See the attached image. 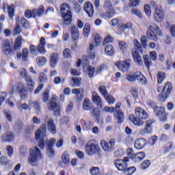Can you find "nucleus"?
<instances>
[{
  "mask_svg": "<svg viewBox=\"0 0 175 175\" xmlns=\"http://www.w3.org/2000/svg\"><path fill=\"white\" fill-rule=\"evenodd\" d=\"M36 139L38 140V146L40 148H44V146H47V154L49 157H54L55 152L53 148L54 147V144L57 142L55 138H51L47 141L46 137V126L41 127L36 132Z\"/></svg>",
  "mask_w": 175,
  "mask_h": 175,
  "instance_id": "1",
  "label": "nucleus"
},
{
  "mask_svg": "<svg viewBox=\"0 0 175 175\" xmlns=\"http://www.w3.org/2000/svg\"><path fill=\"white\" fill-rule=\"evenodd\" d=\"M135 116L137 118L135 117L134 115H130L129 116V120L137 126L144 125V122L142 120H147V118H148V113L142 107L135 108Z\"/></svg>",
  "mask_w": 175,
  "mask_h": 175,
  "instance_id": "2",
  "label": "nucleus"
},
{
  "mask_svg": "<svg viewBox=\"0 0 175 175\" xmlns=\"http://www.w3.org/2000/svg\"><path fill=\"white\" fill-rule=\"evenodd\" d=\"M29 155L27 157V162L29 165L31 166H38V163H39V161L42 159L43 155L42 154V152L39 148L36 147L34 149H31L29 150Z\"/></svg>",
  "mask_w": 175,
  "mask_h": 175,
  "instance_id": "3",
  "label": "nucleus"
},
{
  "mask_svg": "<svg viewBox=\"0 0 175 175\" xmlns=\"http://www.w3.org/2000/svg\"><path fill=\"white\" fill-rule=\"evenodd\" d=\"M162 36V31H161L159 26H157V25L155 23H152V25H149L147 30V36L149 39L153 40L154 42H158V36Z\"/></svg>",
  "mask_w": 175,
  "mask_h": 175,
  "instance_id": "4",
  "label": "nucleus"
},
{
  "mask_svg": "<svg viewBox=\"0 0 175 175\" xmlns=\"http://www.w3.org/2000/svg\"><path fill=\"white\" fill-rule=\"evenodd\" d=\"M62 17L66 25H70L72 23V12L68 4L64 3L60 7Z\"/></svg>",
  "mask_w": 175,
  "mask_h": 175,
  "instance_id": "5",
  "label": "nucleus"
},
{
  "mask_svg": "<svg viewBox=\"0 0 175 175\" xmlns=\"http://www.w3.org/2000/svg\"><path fill=\"white\" fill-rule=\"evenodd\" d=\"M172 88H173V86H172V83L170 82H167L160 94L158 96V99L161 102H165L166 99H167L169 95H170V92H172Z\"/></svg>",
  "mask_w": 175,
  "mask_h": 175,
  "instance_id": "6",
  "label": "nucleus"
},
{
  "mask_svg": "<svg viewBox=\"0 0 175 175\" xmlns=\"http://www.w3.org/2000/svg\"><path fill=\"white\" fill-rule=\"evenodd\" d=\"M85 152L88 155L92 157V155H96L99 154L100 152V148L99 145L94 144L92 142H88L85 146Z\"/></svg>",
  "mask_w": 175,
  "mask_h": 175,
  "instance_id": "7",
  "label": "nucleus"
},
{
  "mask_svg": "<svg viewBox=\"0 0 175 175\" xmlns=\"http://www.w3.org/2000/svg\"><path fill=\"white\" fill-rule=\"evenodd\" d=\"M100 146L105 152H113L116 148V139H111L108 142L105 140H101Z\"/></svg>",
  "mask_w": 175,
  "mask_h": 175,
  "instance_id": "8",
  "label": "nucleus"
},
{
  "mask_svg": "<svg viewBox=\"0 0 175 175\" xmlns=\"http://www.w3.org/2000/svg\"><path fill=\"white\" fill-rule=\"evenodd\" d=\"M128 162H129V157H124L123 160L116 159L114 161V165L118 170L120 172H125L128 166Z\"/></svg>",
  "mask_w": 175,
  "mask_h": 175,
  "instance_id": "9",
  "label": "nucleus"
},
{
  "mask_svg": "<svg viewBox=\"0 0 175 175\" xmlns=\"http://www.w3.org/2000/svg\"><path fill=\"white\" fill-rule=\"evenodd\" d=\"M121 108V103H117L115 107V113L113 116L115 118L118 120V123L121 124L124 121L125 116H124V111L120 109Z\"/></svg>",
  "mask_w": 175,
  "mask_h": 175,
  "instance_id": "10",
  "label": "nucleus"
},
{
  "mask_svg": "<svg viewBox=\"0 0 175 175\" xmlns=\"http://www.w3.org/2000/svg\"><path fill=\"white\" fill-rule=\"evenodd\" d=\"M1 49L5 55H10L12 54V46L9 40L4 39L1 41Z\"/></svg>",
  "mask_w": 175,
  "mask_h": 175,
  "instance_id": "11",
  "label": "nucleus"
},
{
  "mask_svg": "<svg viewBox=\"0 0 175 175\" xmlns=\"http://www.w3.org/2000/svg\"><path fill=\"white\" fill-rule=\"evenodd\" d=\"M115 66H117L121 72H128L129 68H131V59L116 62Z\"/></svg>",
  "mask_w": 175,
  "mask_h": 175,
  "instance_id": "12",
  "label": "nucleus"
},
{
  "mask_svg": "<svg viewBox=\"0 0 175 175\" xmlns=\"http://www.w3.org/2000/svg\"><path fill=\"white\" fill-rule=\"evenodd\" d=\"M156 116L160 118L161 121H166L167 113L165 112V107H157L154 110Z\"/></svg>",
  "mask_w": 175,
  "mask_h": 175,
  "instance_id": "13",
  "label": "nucleus"
},
{
  "mask_svg": "<svg viewBox=\"0 0 175 175\" xmlns=\"http://www.w3.org/2000/svg\"><path fill=\"white\" fill-rule=\"evenodd\" d=\"M49 58L51 68H52V69H55V66L58 65V61L59 60V54L58 53H51Z\"/></svg>",
  "mask_w": 175,
  "mask_h": 175,
  "instance_id": "14",
  "label": "nucleus"
},
{
  "mask_svg": "<svg viewBox=\"0 0 175 175\" xmlns=\"http://www.w3.org/2000/svg\"><path fill=\"white\" fill-rule=\"evenodd\" d=\"M131 53L134 62L138 66H142V65H143V59H142V57H140L139 51H136V50H132Z\"/></svg>",
  "mask_w": 175,
  "mask_h": 175,
  "instance_id": "15",
  "label": "nucleus"
},
{
  "mask_svg": "<svg viewBox=\"0 0 175 175\" xmlns=\"http://www.w3.org/2000/svg\"><path fill=\"white\" fill-rule=\"evenodd\" d=\"M92 100L93 103H95L96 106H99V107H102L103 105V102L102 101V98H100V95L96 93V92H93L92 94Z\"/></svg>",
  "mask_w": 175,
  "mask_h": 175,
  "instance_id": "16",
  "label": "nucleus"
},
{
  "mask_svg": "<svg viewBox=\"0 0 175 175\" xmlns=\"http://www.w3.org/2000/svg\"><path fill=\"white\" fill-rule=\"evenodd\" d=\"M49 110H55L54 113L55 116H61V105H57L55 102L49 103L48 107Z\"/></svg>",
  "mask_w": 175,
  "mask_h": 175,
  "instance_id": "17",
  "label": "nucleus"
},
{
  "mask_svg": "<svg viewBox=\"0 0 175 175\" xmlns=\"http://www.w3.org/2000/svg\"><path fill=\"white\" fill-rule=\"evenodd\" d=\"M29 55V51L27 48H25L22 50V53H17L16 58L17 59H21L24 61V62H27L28 61V57Z\"/></svg>",
  "mask_w": 175,
  "mask_h": 175,
  "instance_id": "18",
  "label": "nucleus"
},
{
  "mask_svg": "<svg viewBox=\"0 0 175 175\" xmlns=\"http://www.w3.org/2000/svg\"><path fill=\"white\" fill-rule=\"evenodd\" d=\"M152 124H154V121L152 120H147L146 125L144 129L140 131L141 135H146V133H151L152 132Z\"/></svg>",
  "mask_w": 175,
  "mask_h": 175,
  "instance_id": "19",
  "label": "nucleus"
},
{
  "mask_svg": "<svg viewBox=\"0 0 175 175\" xmlns=\"http://www.w3.org/2000/svg\"><path fill=\"white\" fill-rule=\"evenodd\" d=\"M13 140H14V134H13V133L12 132L5 133L3 134L2 136L1 137V141L3 143H5L6 142H13Z\"/></svg>",
  "mask_w": 175,
  "mask_h": 175,
  "instance_id": "20",
  "label": "nucleus"
},
{
  "mask_svg": "<svg viewBox=\"0 0 175 175\" xmlns=\"http://www.w3.org/2000/svg\"><path fill=\"white\" fill-rule=\"evenodd\" d=\"M114 14H116V11L114 10V9L111 8L108 11L100 14V17L101 18H104V20H110V18H112V17H113Z\"/></svg>",
  "mask_w": 175,
  "mask_h": 175,
  "instance_id": "21",
  "label": "nucleus"
},
{
  "mask_svg": "<svg viewBox=\"0 0 175 175\" xmlns=\"http://www.w3.org/2000/svg\"><path fill=\"white\" fill-rule=\"evenodd\" d=\"M163 12L161 9H157L154 14V18L157 23H162L164 18Z\"/></svg>",
  "mask_w": 175,
  "mask_h": 175,
  "instance_id": "22",
  "label": "nucleus"
},
{
  "mask_svg": "<svg viewBox=\"0 0 175 175\" xmlns=\"http://www.w3.org/2000/svg\"><path fill=\"white\" fill-rule=\"evenodd\" d=\"M71 36L73 40L77 41L80 38V32L79 31V27L76 25L71 26Z\"/></svg>",
  "mask_w": 175,
  "mask_h": 175,
  "instance_id": "23",
  "label": "nucleus"
},
{
  "mask_svg": "<svg viewBox=\"0 0 175 175\" xmlns=\"http://www.w3.org/2000/svg\"><path fill=\"white\" fill-rule=\"evenodd\" d=\"M146 144L147 141L144 138H139L135 142L134 146L137 150H143Z\"/></svg>",
  "mask_w": 175,
  "mask_h": 175,
  "instance_id": "24",
  "label": "nucleus"
},
{
  "mask_svg": "<svg viewBox=\"0 0 175 175\" xmlns=\"http://www.w3.org/2000/svg\"><path fill=\"white\" fill-rule=\"evenodd\" d=\"M84 10L89 17H92V16H94V5H92L91 2L85 3L84 5Z\"/></svg>",
  "mask_w": 175,
  "mask_h": 175,
  "instance_id": "25",
  "label": "nucleus"
},
{
  "mask_svg": "<svg viewBox=\"0 0 175 175\" xmlns=\"http://www.w3.org/2000/svg\"><path fill=\"white\" fill-rule=\"evenodd\" d=\"M6 9H8L10 18H13V16H14V5H9L6 3H3V12H5Z\"/></svg>",
  "mask_w": 175,
  "mask_h": 175,
  "instance_id": "26",
  "label": "nucleus"
},
{
  "mask_svg": "<svg viewBox=\"0 0 175 175\" xmlns=\"http://www.w3.org/2000/svg\"><path fill=\"white\" fill-rule=\"evenodd\" d=\"M44 44H46V40L44 37H42L40 40V44L38 46L37 50L40 54H46V49H44Z\"/></svg>",
  "mask_w": 175,
  "mask_h": 175,
  "instance_id": "27",
  "label": "nucleus"
},
{
  "mask_svg": "<svg viewBox=\"0 0 175 175\" xmlns=\"http://www.w3.org/2000/svg\"><path fill=\"white\" fill-rule=\"evenodd\" d=\"M21 46H23V37L21 36H18L15 40L14 50H15V51H18V50L21 49Z\"/></svg>",
  "mask_w": 175,
  "mask_h": 175,
  "instance_id": "28",
  "label": "nucleus"
},
{
  "mask_svg": "<svg viewBox=\"0 0 175 175\" xmlns=\"http://www.w3.org/2000/svg\"><path fill=\"white\" fill-rule=\"evenodd\" d=\"M90 110L92 117L96 118V120L100 118V110H99V109L93 107Z\"/></svg>",
  "mask_w": 175,
  "mask_h": 175,
  "instance_id": "29",
  "label": "nucleus"
},
{
  "mask_svg": "<svg viewBox=\"0 0 175 175\" xmlns=\"http://www.w3.org/2000/svg\"><path fill=\"white\" fill-rule=\"evenodd\" d=\"M81 92H83V89H81V88L73 89L72 90V93L77 95V102H81V100H83V94H81Z\"/></svg>",
  "mask_w": 175,
  "mask_h": 175,
  "instance_id": "30",
  "label": "nucleus"
},
{
  "mask_svg": "<svg viewBox=\"0 0 175 175\" xmlns=\"http://www.w3.org/2000/svg\"><path fill=\"white\" fill-rule=\"evenodd\" d=\"M48 131L51 132V133H55L57 129L55 127V124L53 120L49 119L47 122Z\"/></svg>",
  "mask_w": 175,
  "mask_h": 175,
  "instance_id": "31",
  "label": "nucleus"
},
{
  "mask_svg": "<svg viewBox=\"0 0 175 175\" xmlns=\"http://www.w3.org/2000/svg\"><path fill=\"white\" fill-rule=\"evenodd\" d=\"M137 78V72H129L126 75V80L127 81H130L131 83H133V81H136Z\"/></svg>",
  "mask_w": 175,
  "mask_h": 175,
  "instance_id": "32",
  "label": "nucleus"
},
{
  "mask_svg": "<svg viewBox=\"0 0 175 175\" xmlns=\"http://www.w3.org/2000/svg\"><path fill=\"white\" fill-rule=\"evenodd\" d=\"M139 84H142L143 85H146L147 84V79L144 77L142 72H137V79Z\"/></svg>",
  "mask_w": 175,
  "mask_h": 175,
  "instance_id": "33",
  "label": "nucleus"
},
{
  "mask_svg": "<svg viewBox=\"0 0 175 175\" xmlns=\"http://www.w3.org/2000/svg\"><path fill=\"white\" fill-rule=\"evenodd\" d=\"M25 16L27 18H35L36 17V9L27 10L25 12Z\"/></svg>",
  "mask_w": 175,
  "mask_h": 175,
  "instance_id": "34",
  "label": "nucleus"
},
{
  "mask_svg": "<svg viewBox=\"0 0 175 175\" xmlns=\"http://www.w3.org/2000/svg\"><path fill=\"white\" fill-rule=\"evenodd\" d=\"M25 81L27 83V88L29 91H33V87H35V82L33 81V79L31 77H29L25 79Z\"/></svg>",
  "mask_w": 175,
  "mask_h": 175,
  "instance_id": "35",
  "label": "nucleus"
},
{
  "mask_svg": "<svg viewBox=\"0 0 175 175\" xmlns=\"http://www.w3.org/2000/svg\"><path fill=\"white\" fill-rule=\"evenodd\" d=\"M87 69V72L88 73L89 77L92 78L94 77V74L95 73V68L92 67V66H83V70L85 72Z\"/></svg>",
  "mask_w": 175,
  "mask_h": 175,
  "instance_id": "36",
  "label": "nucleus"
},
{
  "mask_svg": "<svg viewBox=\"0 0 175 175\" xmlns=\"http://www.w3.org/2000/svg\"><path fill=\"white\" fill-rule=\"evenodd\" d=\"M92 107H93L92 103H91V100L89 98H85L83 103V109L84 110H90Z\"/></svg>",
  "mask_w": 175,
  "mask_h": 175,
  "instance_id": "37",
  "label": "nucleus"
},
{
  "mask_svg": "<svg viewBox=\"0 0 175 175\" xmlns=\"http://www.w3.org/2000/svg\"><path fill=\"white\" fill-rule=\"evenodd\" d=\"M134 48L132 50H136V51H139L141 54H143V48L140 45V42L137 40H133V41Z\"/></svg>",
  "mask_w": 175,
  "mask_h": 175,
  "instance_id": "38",
  "label": "nucleus"
},
{
  "mask_svg": "<svg viewBox=\"0 0 175 175\" xmlns=\"http://www.w3.org/2000/svg\"><path fill=\"white\" fill-rule=\"evenodd\" d=\"M29 105L30 106H33L34 110L36 111L37 114H39L40 113L41 107L40 104L38 101H30L29 102Z\"/></svg>",
  "mask_w": 175,
  "mask_h": 175,
  "instance_id": "39",
  "label": "nucleus"
},
{
  "mask_svg": "<svg viewBox=\"0 0 175 175\" xmlns=\"http://www.w3.org/2000/svg\"><path fill=\"white\" fill-rule=\"evenodd\" d=\"M36 62L38 66H44L47 63V58L44 57H38L36 58Z\"/></svg>",
  "mask_w": 175,
  "mask_h": 175,
  "instance_id": "40",
  "label": "nucleus"
},
{
  "mask_svg": "<svg viewBox=\"0 0 175 175\" xmlns=\"http://www.w3.org/2000/svg\"><path fill=\"white\" fill-rule=\"evenodd\" d=\"M143 59L144 61V64H145L146 66L148 68V69H150V67L151 66V64H152V62H151V58H150V55H144L143 56Z\"/></svg>",
  "mask_w": 175,
  "mask_h": 175,
  "instance_id": "41",
  "label": "nucleus"
},
{
  "mask_svg": "<svg viewBox=\"0 0 175 175\" xmlns=\"http://www.w3.org/2000/svg\"><path fill=\"white\" fill-rule=\"evenodd\" d=\"M19 154L22 158H25L28 155V149L24 146H21L19 148Z\"/></svg>",
  "mask_w": 175,
  "mask_h": 175,
  "instance_id": "42",
  "label": "nucleus"
},
{
  "mask_svg": "<svg viewBox=\"0 0 175 175\" xmlns=\"http://www.w3.org/2000/svg\"><path fill=\"white\" fill-rule=\"evenodd\" d=\"M158 84H162L163 80H165V72L159 71L157 75Z\"/></svg>",
  "mask_w": 175,
  "mask_h": 175,
  "instance_id": "43",
  "label": "nucleus"
},
{
  "mask_svg": "<svg viewBox=\"0 0 175 175\" xmlns=\"http://www.w3.org/2000/svg\"><path fill=\"white\" fill-rule=\"evenodd\" d=\"M92 50H94V44H90L89 51L88 52V58H90V59H94V58H95V53L92 51Z\"/></svg>",
  "mask_w": 175,
  "mask_h": 175,
  "instance_id": "44",
  "label": "nucleus"
},
{
  "mask_svg": "<svg viewBox=\"0 0 175 175\" xmlns=\"http://www.w3.org/2000/svg\"><path fill=\"white\" fill-rule=\"evenodd\" d=\"M105 51L107 55H113L114 54V48L111 44L105 46Z\"/></svg>",
  "mask_w": 175,
  "mask_h": 175,
  "instance_id": "45",
  "label": "nucleus"
},
{
  "mask_svg": "<svg viewBox=\"0 0 175 175\" xmlns=\"http://www.w3.org/2000/svg\"><path fill=\"white\" fill-rule=\"evenodd\" d=\"M90 31H91V27H90V24L86 23L83 28V36H85V38H88Z\"/></svg>",
  "mask_w": 175,
  "mask_h": 175,
  "instance_id": "46",
  "label": "nucleus"
},
{
  "mask_svg": "<svg viewBox=\"0 0 175 175\" xmlns=\"http://www.w3.org/2000/svg\"><path fill=\"white\" fill-rule=\"evenodd\" d=\"M16 106H17L18 109H21V110H23H23H29V106L27 103L21 104V103L20 101H18L16 103Z\"/></svg>",
  "mask_w": 175,
  "mask_h": 175,
  "instance_id": "47",
  "label": "nucleus"
},
{
  "mask_svg": "<svg viewBox=\"0 0 175 175\" xmlns=\"http://www.w3.org/2000/svg\"><path fill=\"white\" fill-rule=\"evenodd\" d=\"M20 23L23 28H25L27 29L30 27L29 22H28V21H27L25 18H22L21 19Z\"/></svg>",
  "mask_w": 175,
  "mask_h": 175,
  "instance_id": "48",
  "label": "nucleus"
},
{
  "mask_svg": "<svg viewBox=\"0 0 175 175\" xmlns=\"http://www.w3.org/2000/svg\"><path fill=\"white\" fill-rule=\"evenodd\" d=\"M104 98H105V100H107V102L109 105H113V103H114V102H116V99L114 98V97H113V96H111L109 94H107L106 96H104Z\"/></svg>",
  "mask_w": 175,
  "mask_h": 175,
  "instance_id": "49",
  "label": "nucleus"
},
{
  "mask_svg": "<svg viewBox=\"0 0 175 175\" xmlns=\"http://www.w3.org/2000/svg\"><path fill=\"white\" fill-rule=\"evenodd\" d=\"M19 72L21 77H23V79H25V80L30 77L28 76V72H27V70H25V68H21L19 70Z\"/></svg>",
  "mask_w": 175,
  "mask_h": 175,
  "instance_id": "50",
  "label": "nucleus"
},
{
  "mask_svg": "<svg viewBox=\"0 0 175 175\" xmlns=\"http://www.w3.org/2000/svg\"><path fill=\"white\" fill-rule=\"evenodd\" d=\"M62 159L63 163H65L66 165H68V163L70 162V159H69V154L66 153L63 154V155L62 156Z\"/></svg>",
  "mask_w": 175,
  "mask_h": 175,
  "instance_id": "51",
  "label": "nucleus"
},
{
  "mask_svg": "<svg viewBox=\"0 0 175 175\" xmlns=\"http://www.w3.org/2000/svg\"><path fill=\"white\" fill-rule=\"evenodd\" d=\"M119 29L120 31H124V29H126V28H131L132 27V23H127L126 24H122L120 25H118Z\"/></svg>",
  "mask_w": 175,
  "mask_h": 175,
  "instance_id": "52",
  "label": "nucleus"
},
{
  "mask_svg": "<svg viewBox=\"0 0 175 175\" xmlns=\"http://www.w3.org/2000/svg\"><path fill=\"white\" fill-rule=\"evenodd\" d=\"M136 172V168L135 167H126V170L124 171L125 174L126 175H132L133 173Z\"/></svg>",
  "mask_w": 175,
  "mask_h": 175,
  "instance_id": "53",
  "label": "nucleus"
},
{
  "mask_svg": "<svg viewBox=\"0 0 175 175\" xmlns=\"http://www.w3.org/2000/svg\"><path fill=\"white\" fill-rule=\"evenodd\" d=\"M74 85L75 87H80L81 85V78L80 77H74L72 78Z\"/></svg>",
  "mask_w": 175,
  "mask_h": 175,
  "instance_id": "54",
  "label": "nucleus"
},
{
  "mask_svg": "<svg viewBox=\"0 0 175 175\" xmlns=\"http://www.w3.org/2000/svg\"><path fill=\"white\" fill-rule=\"evenodd\" d=\"M119 47L120 49V50H122V51H123V53L124 51H126V47H128V45L126 44V43L124 41H120L119 42Z\"/></svg>",
  "mask_w": 175,
  "mask_h": 175,
  "instance_id": "55",
  "label": "nucleus"
},
{
  "mask_svg": "<svg viewBox=\"0 0 175 175\" xmlns=\"http://www.w3.org/2000/svg\"><path fill=\"white\" fill-rule=\"evenodd\" d=\"M99 92L101 93V95H103V96H107V90H106V87L105 86H100L98 88Z\"/></svg>",
  "mask_w": 175,
  "mask_h": 175,
  "instance_id": "56",
  "label": "nucleus"
},
{
  "mask_svg": "<svg viewBox=\"0 0 175 175\" xmlns=\"http://www.w3.org/2000/svg\"><path fill=\"white\" fill-rule=\"evenodd\" d=\"M144 12L148 17H150V16H151V7H150V5L146 4L144 5Z\"/></svg>",
  "mask_w": 175,
  "mask_h": 175,
  "instance_id": "57",
  "label": "nucleus"
},
{
  "mask_svg": "<svg viewBox=\"0 0 175 175\" xmlns=\"http://www.w3.org/2000/svg\"><path fill=\"white\" fill-rule=\"evenodd\" d=\"M140 42L142 47L146 49L147 47V37H146V36H142L141 37Z\"/></svg>",
  "mask_w": 175,
  "mask_h": 175,
  "instance_id": "58",
  "label": "nucleus"
},
{
  "mask_svg": "<svg viewBox=\"0 0 175 175\" xmlns=\"http://www.w3.org/2000/svg\"><path fill=\"white\" fill-rule=\"evenodd\" d=\"M64 83H65V79L62 78L61 79V77H55L54 79V83L55 84H64Z\"/></svg>",
  "mask_w": 175,
  "mask_h": 175,
  "instance_id": "59",
  "label": "nucleus"
},
{
  "mask_svg": "<svg viewBox=\"0 0 175 175\" xmlns=\"http://www.w3.org/2000/svg\"><path fill=\"white\" fill-rule=\"evenodd\" d=\"M113 40H114V38H111L110 36H107L105 38L103 44L105 46V44H107V43H112Z\"/></svg>",
  "mask_w": 175,
  "mask_h": 175,
  "instance_id": "60",
  "label": "nucleus"
},
{
  "mask_svg": "<svg viewBox=\"0 0 175 175\" xmlns=\"http://www.w3.org/2000/svg\"><path fill=\"white\" fill-rule=\"evenodd\" d=\"M44 13V7L43 5H40L38 10H36V14L38 16V17H40L41 16H43Z\"/></svg>",
  "mask_w": 175,
  "mask_h": 175,
  "instance_id": "61",
  "label": "nucleus"
},
{
  "mask_svg": "<svg viewBox=\"0 0 175 175\" xmlns=\"http://www.w3.org/2000/svg\"><path fill=\"white\" fill-rule=\"evenodd\" d=\"M49 90H45L44 94H42V101L46 103L49 100Z\"/></svg>",
  "mask_w": 175,
  "mask_h": 175,
  "instance_id": "62",
  "label": "nucleus"
},
{
  "mask_svg": "<svg viewBox=\"0 0 175 175\" xmlns=\"http://www.w3.org/2000/svg\"><path fill=\"white\" fill-rule=\"evenodd\" d=\"M71 51L68 49H65L63 51V55L65 58H70L72 56L70 55Z\"/></svg>",
  "mask_w": 175,
  "mask_h": 175,
  "instance_id": "63",
  "label": "nucleus"
},
{
  "mask_svg": "<svg viewBox=\"0 0 175 175\" xmlns=\"http://www.w3.org/2000/svg\"><path fill=\"white\" fill-rule=\"evenodd\" d=\"M92 175H98L99 174V168L98 167H94L90 170Z\"/></svg>",
  "mask_w": 175,
  "mask_h": 175,
  "instance_id": "64",
  "label": "nucleus"
}]
</instances>
